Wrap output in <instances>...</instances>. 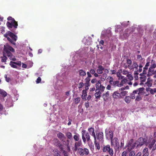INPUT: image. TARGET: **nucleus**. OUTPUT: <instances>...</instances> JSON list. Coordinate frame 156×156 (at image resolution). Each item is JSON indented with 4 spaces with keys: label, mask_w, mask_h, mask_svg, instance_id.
I'll return each mask as SVG.
<instances>
[{
    "label": "nucleus",
    "mask_w": 156,
    "mask_h": 156,
    "mask_svg": "<svg viewBox=\"0 0 156 156\" xmlns=\"http://www.w3.org/2000/svg\"><path fill=\"white\" fill-rule=\"evenodd\" d=\"M141 99L142 98L140 97V94H138V95L136 96L135 100L136 101H139L141 100Z\"/></svg>",
    "instance_id": "obj_44"
},
{
    "label": "nucleus",
    "mask_w": 156,
    "mask_h": 156,
    "mask_svg": "<svg viewBox=\"0 0 156 156\" xmlns=\"http://www.w3.org/2000/svg\"><path fill=\"white\" fill-rule=\"evenodd\" d=\"M4 36L7 38V40L12 44L15 46V42L17 39V37L10 31H7L4 34Z\"/></svg>",
    "instance_id": "obj_2"
},
{
    "label": "nucleus",
    "mask_w": 156,
    "mask_h": 156,
    "mask_svg": "<svg viewBox=\"0 0 156 156\" xmlns=\"http://www.w3.org/2000/svg\"><path fill=\"white\" fill-rule=\"evenodd\" d=\"M97 138L99 140V141H101L103 139V134L102 132H99L96 134Z\"/></svg>",
    "instance_id": "obj_19"
},
{
    "label": "nucleus",
    "mask_w": 156,
    "mask_h": 156,
    "mask_svg": "<svg viewBox=\"0 0 156 156\" xmlns=\"http://www.w3.org/2000/svg\"><path fill=\"white\" fill-rule=\"evenodd\" d=\"M130 97L132 99H134L135 98V94H134L133 92L130 94Z\"/></svg>",
    "instance_id": "obj_57"
},
{
    "label": "nucleus",
    "mask_w": 156,
    "mask_h": 156,
    "mask_svg": "<svg viewBox=\"0 0 156 156\" xmlns=\"http://www.w3.org/2000/svg\"><path fill=\"white\" fill-rule=\"evenodd\" d=\"M89 102L88 101H87L84 103V105L86 108H87L89 107Z\"/></svg>",
    "instance_id": "obj_50"
},
{
    "label": "nucleus",
    "mask_w": 156,
    "mask_h": 156,
    "mask_svg": "<svg viewBox=\"0 0 156 156\" xmlns=\"http://www.w3.org/2000/svg\"><path fill=\"white\" fill-rule=\"evenodd\" d=\"M127 152L126 151H123L121 154V156H126Z\"/></svg>",
    "instance_id": "obj_64"
},
{
    "label": "nucleus",
    "mask_w": 156,
    "mask_h": 156,
    "mask_svg": "<svg viewBox=\"0 0 156 156\" xmlns=\"http://www.w3.org/2000/svg\"><path fill=\"white\" fill-rule=\"evenodd\" d=\"M54 144L56 146L59 147L60 151L64 149L63 146L61 144L60 141L57 139H54L53 140Z\"/></svg>",
    "instance_id": "obj_8"
},
{
    "label": "nucleus",
    "mask_w": 156,
    "mask_h": 156,
    "mask_svg": "<svg viewBox=\"0 0 156 156\" xmlns=\"http://www.w3.org/2000/svg\"><path fill=\"white\" fill-rule=\"evenodd\" d=\"M53 152L54 156H61L60 152L57 149L53 150Z\"/></svg>",
    "instance_id": "obj_27"
},
{
    "label": "nucleus",
    "mask_w": 156,
    "mask_h": 156,
    "mask_svg": "<svg viewBox=\"0 0 156 156\" xmlns=\"http://www.w3.org/2000/svg\"><path fill=\"white\" fill-rule=\"evenodd\" d=\"M128 81H129L126 79H123L120 82H119V84L120 86V87L123 86L124 84L128 82Z\"/></svg>",
    "instance_id": "obj_30"
},
{
    "label": "nucleus",
    "mask_w": 156,
    "mask_h": 156,
    "mask_svg": "<svg viewBox=\"0 0 156 156\" xmlns=\"http://www.w3.org/2000/svg\"><path fill=\"white\" fill-rule=\"evenodd\" d=\"M156 142V140L155 139H153L151 142H148L146 143V144L147 145L148 148L151 149L152 148H153L155 142Z\"/></svg>",
    "instance_id": "obj_14"
},
{
    "label": "nucleus",
    "mask_w": 156,
    "mask_h": 156,
    "mask_svg": "<svg viewBox=\"0 0 156 156\" xmlns=\"http://www.w3.org/2000/svg\"><path fill=\"white\" fill-rule=\"evenodd\" d=\"M3 50L4 51H8L12 52H15L14 49L8 44H6L4 45Z\"/></svg>",
    "instance_id": "obj_10"
},
{
    "label": "nucleus",
    "mask_w": 156,
    "mask_h": 156,
    "mask_svg": "<svg viewBox=\"0 0 156 156\" xmlns=\"http://www.w3.org/2000/svg\"><path fill=\"white\" fill-rule=\"evenodd\" d=\"M95 92L96 93L94 94V96L96 99L95 101H97L98 99H100V98L101 96V93L103 91H101L100 90L96 91V90H95Z\"/></svg>",
    "instance_id": "obj_13"
},
{
    "label": "nucleus",
    "mask_w": 156,
    "mask_h": 156,
    "mask_svg": "<svg viewBox=\"0 0 156 156\" xmlns=\"http://www.w3.org/2000/svg\"><path fill=\"white\" fill-rule=\"evenodd\" d=\"M41 81V78L40 77H38L37 79L36 82L37 83H39Z\"/></svg>",
    "instance_id": "obj_56"
},
{
    "label": "nucleus",
    "mask_w": 156,
    "mask_h": 156,
    "mask_svg": "<svg viewBox=\"0 0 156 156\" xmlns=\"http://www.w3.org/2000/svg\"><path fill=\"white\" fill-rule=\"evenodd\" d=\"M133 139H131L128 142V147L132 149L135 147L136 144V143L135 142L133 143Z\"/></svg>",
    "instance_id": "obj_12"
},
{
    "label": "nucleus",
    "mask_w": 156,
    "mask_h": 156,
    "mask_svg": "<svg viewBox=\"0 0 156 156\" xmlns=\"http://www.w3.org/2000/svg\"><path fill=\"white\" fill-rule=\"evenodd\" d=\"M84 85V83L83 82H80L79 84L78 88H81Z\"/></svg>",
    "instance_id": "obj_55"
},
{
    "label": "nucleus",
    "mask_w": 156,
    "mask_h": 156,
    "mask_svg": "<svg viewBox=\"0 0 156 156\" xmlns=\"http://www.w3.org/2000/svg\"><path fill=\"white\" fill-rule=\"evenodd\" d=\"M57 136L58 138L62 141L66 138L64 135L60 132H59L57 134Z\"/></svg>",
    "instance_id": "obj_21"
},
{
    "label": "nucleus",
    "mask_w": 156,
    "mask_h": 156,
    "mask_svg": "<svg viewBox=\"0 0 156 156\" xmlns=\"http://www.w3.org/2000/svg\"><path fill=\"white\" fill-rule=\"evenodd\" d=\"M6 55L5 53L4 52H3L2 56L1 57V58H2L1 60L2 62H5L6 61L8 58Z\"/></svg>",
    "instance_id": "obj_24"
},
{
    "label": "nucleus",
    "mask_w": 156,
    "mask_h": 156,
    "mask_svg": "<svg viewBox=\"0 0 156 156\" xmlns=\"http://www.w3.org/2000/svg\"><path fill=\"white\" fill-rule=\"evenodd\" d=\"M0 94L5 97L7 95V93L4 90L0 89Z\"/></svg>",
    "instance_id": "obj_32"
},
{
    "label": "nucleus",
    "mask_w": 156,
    "mask_h": 156,
    "mask_svg": "<svg viewBox=\"0 0 156 156\" xmlns=\"http://www.w3.org/2000/svg\"><path fill=\"white\" fill-rule=\"evenodd\" d=\"M103 77L102 76L101 77L100 79L102 81H105L106 78L107 77V74L105 73H104L102 75Z\"/></svg>",
    "instance_id": "obj_38"
},
{
    "label": "nucleus",
    "mask_w": 156,
    "mask_h": 156,
    "mask_svg": "<svg viewBox=\"0 0 156 156\" xmlns=\"http://www.w3.org/2000/svg\"><path fill=\"white\" fill-rule=\"evenodd\" d=\"M106 137L109 138L110 140L113 139V133L112 130H110L109 132L106 133Z\"/></svg>",
    "instance_id": "obj_16"
},
{
    "label": "nucleus",
    "mask_w": 156,
    "mask_h": 156,
    "mask_svg": "<svg viewBox=\"0 0 156 156\" xmlns=\"http://www.w3.org/2000/svg\"><path fill=\"white\" fill-rule=\"evenodd\" d=\"M109 94L108 91H107L105 93L103 94L102 97L103 98V99L105 101H107L109 98Z\"/></svg>",
    "instance_id": "obj_18"
},
{
    "label": "nucleus",
    "mask_w": 156,
    "mask_h": 156,
    "mask_svg": "<svg viewBox=\"0 0 156 156\" xmlns=\"http://www.w3.org/2000/svg\"><path fill=\"white\" fill-rule=\"evenodd\" d=\"M94 143L95 146L96 147V148L98 150H99L100 149V145H99V143L98 142H96L95 143Z\"/></svg>",
    "instance_id": "obj_46"
},
{
    "label": "nucleus",
    "mask_w": 156,
    "mask_h": 156,
    "mask_svg": "<svg viewBox=\"0 0 156 156\" xmlns=\"http://www.w3.org/2000/svg\"><path fill=\"white\" fill-rule=\"evenodd\" d=\"M66 136L67 138L69 139H71L72 137V134L70 132H67L66 133Z\"/></svg>",
    "instance_id": "obj_36"
},
{
    "label": "nucleus",
    "mask_w": 156,
    "mask_h": 156,
    "mask_svg": "<svg viewBox=\"0 0 156 156\" xmlns=\"http://www.w3.org/2000/svg\"><path fill=\"white\" fill-rule=\"evenodd\" d=\"M137 58L138 59H139L140 61H142L143 60V58L142 57L141 55H138L137 56Z\"/></svg>",
    "instance_id": "obj_63"
},
{
    "label": "nucleus",
    "mask_w": 156,
    "mask_h": 156,
    "mask_svg": "<svg viewBox=\"0 0 156 156\" xmlns=\"http://www.w3.org/2000/svg\"><path fill=\"white\" fill-rule=\"evenodd\" d=\"M138 65L137 64L136 62H133V64L132 65V67L133 68V69H135L136 70L137 69L138 67Z\"/></svg>",
    "instance_id": "obj_37"
},
{
    "label": "nucleus",
    "mask_w": 156,
    "mask_h": 156,
    "mask_svg": "<svg viewBox=\"0 0 156 156\" xmlns=\"http://www.w3.org/2000/svg\"><path fill=\"white\" fill-rule=\"evenodd\" d=\"M138 90V94H143L144 90V88L143 87H140L137 89Z\"/></svg>",
    "instance_id": "obj_33"
},
{
    "label": "nucleus",
    "mask_w": 156,
    "mask_h": 156,
    "mask_svg": "<svg viewBox=\"0 0 156 156\" xmlns=\"http://www.w3.org/2000/svg\"><path fill=\"white\" fill-rule=\"evenodd\" d=\"M121 72H122V70L121 69L119 70V72H117L116 73L117 76L119 78H120L121 76V75L120 74Z\"/></svg>",
    "instance_id": "obj_48"
},
{
    "label": "nucleus",
    "mask_w": 156,
    "mask_h": 156,
    "mask_svg": "<svg viewBox=\"0 0 156 156\" xmlns=\"http://www.w3.org/2000/svg\"><path fill=\"white\" fill-rule=\"evenodd\" d=\"M7 20L9 21L7 22L6 25L11 31H13L17 28V22L16 21L15 19L11 16L7 18Z\"/></svg>",
    "instance_id": "obj_1"
},
{
    "label": "nucleus",
    "mask_w": 156,
    "mask_h": 156,
    "mask_svg": "<svg viewBox=\"0 0 156 156\" xmlns=\"http://www.w3.org/2000/svg\"><path fill=\"white\" fill-rule=\"evenodd\" d=\"M82 139L84 143H86V141L88 142L90 140V136L89 133L86 132L85 130H83L81 132Z\"/></svg>",
    "instance_id": "obj_3"
},
{
    "label": "nucleus",
    "mask_w": 156,
    "mask_h": 156,
    "mask_svg": "<svg viewBox=\"0 0 156 156\" xmlns=\"http://www.w3.org/2000/svg\"><path fill=\"white\" fill-rule=\"evenodd\" d=\"M5 54L9 57V59L13 61L16 60L15 57L12 54V53L9 51H5Z\"/></svg>",
    "instance_id": "obj_11"
},
{
    "label": "nucleus",
    "mask_w": 156,
    "mask_h": 156,
    "mask_svg": "<svg viewBox=\"0 0 156 156\" xmlns=\"http://www.w3.org/2000/svg\"><path fill=\"white\" fill-rule=\"evenodd\" d=\"M73 139L76 141H81V140L80 138V135L78 133H76V134L73 136Z\"/></svg>",
    "instance_id": "obj_28"
},
{
    "label": "nucleus",
    "mask_w": 156,
    "mask_h": 156,
    "mask_svg": "<svg viewBox=\"0 0 156 156\" xmlns=\"http://www.w3.org/2000/svg\"><path fill=\"white\" fill-rule=\"evenodd\" d=\"M78 73L79 76H83L86 75V73L85 71L82 69H79L78 71Z\"/></svg>",
    "instance_id": "obj_22"
},
{
    "label": "nucleus",
    "mask_w": 156,
    "mask_h": 156,
    "mask_svg": "<svg viewBox=\"0 0 156 156\" xmlns=\"http://www.w3.org/2000/svg\"><path fill=\"white\" fill-rule=\"evenodd\" d=\"M112 96L114 98H122V97L120 95V94L118 93L117 91L114 92Z\"/></svg>",
    "instance_id": "obj_20"
},
{
    "label": "nucleus",
    "mask_w": 156,
    "mask_h": 156,
    "mask_svg": "<svg viewBox=\"0 0 156 156\" xmlns=\"http://www.w3.org/2000/svg\"><path fill=\"white\" fill-rule=\"evenodd\" d=\"M84 84L85 86V89L86 90H88L89 86H90V83H85Z\"/></svg>",
    "instance_id": "obj_49"
},
{
    "label": "nucleus",
    "mask_w": 156,
    "mask_h": 156,
    "mask_svg": "<svg viewBox=\"0 0 156 156\" xmlns=\"http://www.w3.org/2000/svg\"><path fill=\"white\" fill-rule=\"evenodd\" d=\"M152 81V80L150 78H148L147 79V81L145 83L146 85L148 87H151L152 85V84L151 83Z\"/></svg>",
    "instance_id": "obj_26"
},
{
    "label": "nucleus",
    "mask_w": 156,
    "mask_h": 156,
    "mask_svg": "<svg viewBox=\"0 0 156 156\" xmlns=\"http://www.w3.org/2000/svg\"><path fill=\"white\" fill-rule=\"evenodd\" d=\"M88 130L89 132L90 133L91 132H92V133L91 134H93V133H94V130L93 128L91 127L88 129Z\"/></svg>",
    "instance_id": "obj_43"
},
{
    "label": "nucleus",
    "mask_w": 156,
    "mask_h": 156,
    "mask_svg": "<svg viewBox=\"0 0 156 156\" xmlns=\"http://www.w3.org/2000/svg\"><path fill=\"white\" fill-rule=\"evenodd\" d=\"M87 96V94H86L85 95V94L84 95L82 94V99H83V100H85L86 101L87 100V99H86Z\"/></svg>",
    "instance_id": "obj_58"
},
{
    "label": "nucleus",
    "mask_w": 156,
    "mask_h": 156,
    "mask_svg": "<svg viewBox=\"0 0 156 156\" xmlns=\"http://www.w3.org/2000/svg\"><path fill=\"white\" fill-rule=\"evenodd\" d=\"M82 144L81 140L78 141H76L75 143L74 150L75 151H76L78 150V147H80Z\"/></svg>",
    "instance_id": "obj_15"
},
{
    "label": "nucleus",
    "mask_w": 156,
    "mask_h": 156,
    "mask_svg": "<svg viewBox=\"0 0 156 156\" xmlns=\"http://www.w3.org/2000/svg\"><path fill=\"white\" fill-rule=\"evenodd\" d=\"M111 146H114V148L116 150L119 149V143L118 138L115 137L111 140Z\"/></svg>",
    "instance_id": "obj_4"
},
{
    "label": "nucleus",
    "mask_w": 156,
    "mask_h": 156,
    "mask_svg": "<svg viewBox=\"0 0 156 156\" xmlns=\"http://www.w3.org/2000/svg\"><path fill=\"white\" fill-rule=\"evenodd\" d=\"M131 98L129 96H126L124 98V101L127 104H129L130 102Z\"/></svg>",
    "instance_id": "obj_29"
},
{
    "label": "nucleus",
    "mask_w": 156,
    "mask_h": 156,
    "mask_svg": "<svg viewBox=\"0 0 156 156\" xmlns=\"http://www.w3.org/2000/svg\"><path fill=\"white\" fill-rule=\"evenodd\" d=\"M112 87V86L110 84L107 85L106 89L108 90H110Z\"/></svg>",
    "instance_id": "obj_62"
},
{
    "label": "nucleus",
    "mask_w": 156,
    "mask_h": 156,
    "mask_svg": "<svg viewBox=\"0 0 156 156\" xmlns=\"http://www.w3.org/2000/svg\"><path fill=\"white\" fill-rule=\"evenodd\" d=\"M107 79L109 80V83L110 84H111L114 81L113 78L112 76H108L107 78Z\"/></svg>",
    "instance_id": "obj_40"
},
{
    "label": "nucleus",
    "mask_w": 156,
    "mask_h": 156,
    "mask_svg": "<svg viewBox=\"0 0 156 156\" xmlns=\"http://www.w3.org/2000/svg\"><path fill=\"white\" fill-rule=\"evenodd\" d=\"M129 33L128 31V29H127L125 30L123 35L125 36H126L127 37L129 36Z\"/></svg>",
    "instance_id": "obj_41"
},
{
    "label": "nucleus",
    "mask_w": 156,
    "mask_h": 156,
    "mask_svg": "<svg viewBox=\"0 0 156 156\" xmlns=\"http://www.w3.org/2000/svg\"><path fill=\"white\" fill-rule=\"evenodd\" d=\"M91 135L93 136L94 137V143H95L97 142L96 141V138H97V136H96L95 134V133H93V134H91Z\"/></svg>",
    "instance_id": "obj_52"
},
{
    "label": "nucleus",
    "mask_w": 156,
    "mask_h": 156,
    "mask_svg": "<svg viewBox=\"0 0 156 156\" xmlns=\"http://www.w3.org/2000/svg\"><path fill=\"white\" fill-rule=\"evenodd\" d=\"M98 68L97 70V73L100 74L102 73L103 71L105 69L104 67L101 65H99Z\"/></svg>",
    "instance_id": "obj_23"
},
{
    "label": "nucleus",
    "mask_w": 156,
    "mask_h": 156,
    "mask_svg": "<svg viewBox=\"0 0 156 156\" xmlns=\"http://www.w3.org/2000/svg\"><path fill=\"white\" fill-rule=\"evenodd\" d=\"M153 68H149L148 69V71L149 73H151L154 74L156 73V71H154V70Z\"/></svg>",
    "instance_id": "obj_39"
},
{
    "label": "nucleus",
    "mask_w": 156,
    "mask_h": 156,
    "mask_svg": "<svg viewBox=\"0 0 156 156\" xmlns=\"http://www.w3.org/2000/svg\"><path fill=\"white\" fill-rule=\"evenodd\" d=\"M127 76L128 77V79L130 80H133V77L131 74H129L127 75Z\"/></svg>",
    "instance_id": "obj_45"
},
{
    "label": "nucleus",
    "mask_w": 156,
    "mask_h": 156,
    "mask_svg": "<svg viewBox=\"0 0 156 156\" xmlns=\"http://www.w3.org/2000/svg\"><path fill=\"white\" fill-rule=\"evenodd\" d=\"M10 65L13 68H16L17 66L14 65V64H16L18 65L19 64L15 62H13L12 61H11L10 62Z\"/></svg>",
    "instance_id": "obj_34"
},
{
    "label": "nucleus",
    "mask_w": 156,
    "mask_h": 156,
    "mask_svg": "<svg viewBox=\"0 0 156 156\" xmlns=\"http://www.w3.org/2000/svg\"><path fill=\"white\" fill-rule=\"evenodd\" d=\"M95 86L96 91L100 90L103 92L105 89V87L101 85L100 80L98 81V82L96 84Z\"/></svg>",
    "instance_id": "obj_7"
},
{
    "label": "nucleus",
    "mask_w": 156,
    "mask_h": 156,
    "mask_svg": "<svg viewBox=\"0 0 156 156\" xmlns=\"http://www.w3.org/2000/svg\"><path fill=\"white\" fill-rule=\"evenodd\" d=\"M138 73H134V78L135 80H137L138 79Z\"/></svg>",
    "instance_id": "obj_54"
},
{
    "label": "nucleus",
    "mask_w": 156,
    "mask_h": 156,
    "mask_svg": "<svg viewBox=\"0 0 156 156\" xmlns=\"http://www.w3.org/2000/svg\"><path fill=\"white\" fill-rule=\"evenodd\" d=\"M126 63L128 65H131L132 63V61L131 60L129 59H127L126 60Z\"/></svg>",
    "instance_id": "obj_59"
},
{
    "label": "nucleus",
    "mask_w": 156,
    "mask_h": 156,
    "mask_svg": "<svg viewBox=\"0 0 156 156\" xmlns=\"http://www.w3.org/2000/svg\"><path fill=\"white\" fill-rule=\"evenodd\" d=\"M149 154V152L148 151V149L147 147L145 148L143 151L142 156H148Z\"/></svg>",
    "instance_id": "obj_25"
},
{
    "label": "nucleus",
    "mask_w": 156,
    "mask_h": 156,
    "mask_svg": "<svg viewBox=\"0 0 156 156\" xmlns=\"http://www.w3.org/2000/svg\"><path fill=\"white\" fill-rule=\"evenodd\" d=\"M77 151L79 154L81 156H84L85 155H87L89 153V150L86 148L83 149L79 147Z\"/></svg>",
    "instance_id": "obj_6"
},
{
    "label": "nucleus",
    "mask_w": 156,
    "mask_h": 156,
    "mask_svg": "<svg viewBox=\"0 0 156 156\" xmlns=\"http://www.w3.org/2000/svg\"><path fill=\"white\" fill-rule=\"evenodd\" d=\"M110 84L112 86V88H115L117 87H120L119 84V81L118 80L114 81Z\"/></svg>",
    "instance_id": "obj_17"
},
{
    "label": "nucleus",
    "mask_w": 156,
    "mask_h": 156,
    "mask_svg": "<svg viewBox=\"0 0 156 156\" xmlns=\"http://www.w3.org/2000/svg\"><path fill=\"white\" fill-rule=\"evenodd\" d=\"M85 83H90V79L88 77H86L84 80Z\"/></svg>",
    "instance_id": "obj_53"
},
{
    "label": "nucleus",
    "mask_w": 156,
    "mask_h": 156,
    "mask_svg": "<svg viewBox=\"0 0 156 156\" xmlns=\"http://www.w3.org/2000/svg\"><path fill=\"white\" fill-rule=\"evenodd\" d=\"M147 90H149L151 94H154V93L156 92V88L152 89L150 88H148V89H147Z\"/></svg>",
    "instance_id": "obj_31"
},
{
    "label": "nucleus",
    "mask_w": 156,
    "mask_h": 156,
    "mask_svg": "<svg viewBox=\"0 0 156 156\" xmlns=\"http://www.w3.org/2000/svg\"><path fill=\"white\" fill-rule=\"evenodd\" d=\"M80 97H78L76 98L74 101L75 103L78 104L79 103L80 100Z\"/></svg>",
    "instance_id": "obj_42"
},
{
    "label": "nucleus",
    "mask_w": 156,
    "mask_h": 156,
    "mask_svg": "<svg viewBox=\"0 0 156 156\" xmlns=\"http://www.w3.org/2000/svg\"><path fill=\"white\" fill-rule=\"evenodd\" d=\"M122 74L123 75H128L129 74V72L126 70H124L123 71H122Z\"/></svg>",
    "instance_id": "obj_61"
},
{
    "label": "nucleus",
    "mask_w": 156,
    "mask_h": 156,
    "mask_svg": "<svg viewBox=\"0 0 156 156\" xmlns=\"http://www.w3.org/2000/svg\"><path fill=\"white\" fill-rule=\"evenodd\" d=\"M103 151L104 152L107 151L111 156H113L114 154V152L113 149L111 148L109 145H107L103 147Z\"/></svg>",
    "instance_id": "obj_5"
},
{
    "label": "nucleus",
    "mask_w": 156,
    "mask_h": 156,
    "mask_svg": "<svg viewBox=\"0 0 156 156\" xmlns=\"http://www.w3.org/2000/svg\"><path fill=\"white\" fill-rule=\"evenodd\" d=\"M140 80L141 82H144L145 81L147 77L146 76L144 75H142V76H140Z\"/></svg>",
    "instance_id": "obj_35"
},
{
    "label": "nucleus",
    "mask_w": 156,
    "mask_h": 156,
    "mask_svg": "<svg viewBox=\"0 0 156 156\" xmlns=\"http://www.w3.org/2000/svg\"><path fill=\"white\" fill-rule=\"evenodd\" d=\"M127 93H128L127 91H122L120 93V95H121L122 96H125V95H126Z\"/></svg>",
    "instance_id": "obj_47"
},
{
    "label": "nucleus",
    "mask_w": 156,
    "mask_h": 156,
    "mask_svg": "<svg viewBox=\"0 0 156 156\" xmlns=\"http://www.w3.org/2000/svg\"><path fill=\"white\" fill-rule=\"evenodd\" d=\"M136 147H138L142 146L145 143L144 139L143 137H141L139 138L136 141Z\"/></svg>",
    "instance_id": "obj_9"
},
{
    "label": "nucleus",
    "mask_w": 156,
    "mask_h": 156,
    "mask_svg": "<svg viewBox=\"0 0 156 156\" xmlns=\"http://www.w3.org/2000/svg\"><path fill=\"white\" fill-rule=\"evenodd\" d=\"M156 67V64L155 63H154L152 64H151V65L150 66V68H153L154 69Z\"/></svg>",
    "instance_id": "obj_60"
},
{
    "label": "nucleus",
    "mask_w": 156,
    "mask_h": 156,
    "mask_svg": "<svg viewBox=\"0 0 156 156\" xmlns=\"http://www.w3.org/2000/svg\"><path fill=\"white\" fill-rule=\"evenodd\" d=\"M135 155V151H132L130 152L129 156H134Z\"/></svg>",
    "instance_id": "obj_51"
}]
</instances>
